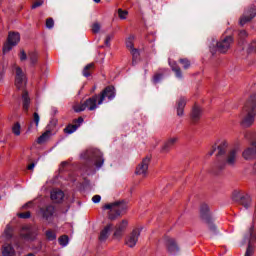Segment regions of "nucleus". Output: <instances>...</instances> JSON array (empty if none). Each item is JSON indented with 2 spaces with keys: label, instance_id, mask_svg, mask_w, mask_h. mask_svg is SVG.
<instances>
[{
  "label": "nucleus",
  "instance_id": "55",
  "mask_svg": "<svg viewBox=\"0 0 256 256\" xmlns=\"http://www.w3.org/2000/svg\"><path fill=\"white\" fill-rule=\"evenodd\" d=\"M5 235H6V237H8V238H11V237H12L11 230H10L9 228L5 230Z\"/></svg>",
  "mask_w": 256,
  "mask_h": 256
},
{
  "label": "nucleus",
  "instance_id": "54",
  "mask_svg": "<svg viewBox=\"0 0 256 256\" xmlns=\"http://www.w3.org/2000/svg\"><path fill=\"white\" fill-rule=\"evenodd\" d=\"M93 203H100L101 202V196L100 195H94L92 197Z\"/></svg>",
  "mask_w": 256,
  "mask_h": 256
},
{
  "label": "nucleus",
  "instance_id": "36",
  "mask_svg": "<svg viewBox=\"0 0 256 256\" xmlns=\"http://www.w3.org/2000/svg\"><path fill=\"white\" fill-rule=\"evenodd\" d=\"M39 162V158L37 159H33V157H28V163H30L27 166L28 171H33V169H35V165Z\"/></svg>",
  "mask_w": 256,
  "mask_h": 256
},
{
  "label": "nucleus",
  "instance_id": "8",
  "mask_svg": "<svg viewBox=\"0 0 256 256\" xmlns=\"http://www.w3.org/2000/svg\"><path fill=\"white\" fill-rule=\"evenodd\" d=\"M200 217L208 225L209 231L211 233H217V226L213 223V218H211V213L209 212V205L202 204L200 207Z\"/></svg>",
  "mask_w": 256,
  "mask_h": 256
},
{
  "label": "nucleus",
  "instance_id": "28",
  "mask_svg": "<svg viewBox=\"0 0 256 256\" xmlns=\"http://www.w3.org/2000/svg\"><path fill=\"white\" fill-rule=\"evenodd\" d=\"M113 227V224H108L101 232L99 235V241H107L109 239V231H111V228Z\"/></svg>",
  "mask_w": 256,
  "mask_h": 256
},
{
  "label": "nucleus",
  "instance_id": "9",
  "mask_svg": "<svg viewBox=\"0 0 256 256\" xmlns=\"http://www.w3.org/2000/svg\"><path fill=\"white\" fill-rule=\"evenodd\" d=\"M117 95V90L115 89V86L109 85L106 86L101 93L98 95V105H103V101L105 99H108V101H113Z\"/></svg>",
  "mask_w": 256,
  "mask_h": 256
},
{
  "label": "nucleus",
  "instance_id": "15",
  "mask_svg": "<svg viewBox=\"0 0 256 256\" xmlns=\"http://www.w3.org/2000/svg\"><path fill=\"white\" fill-rule=\"evenodd\" d=\"M40 215L42 219L48 221V223H52L53 216L55 215V206L47 205L45 207L40 208Z\"/></svg>",
  "mask_w": 256,
  "mask_h": 256
},
{
  "label": "nucleus",
  "instance_id": "5",
  "mask_svg": "<svg viewBox=\"0 0 256 256\" xmlns=\"http://www.w3.org/2000/svg\"><path fill=\"white\" fill-rule=\"evenodd\" d=\"M237 163V149L233 148L231 149L228 154L226 155L225 160H217L215 162V168L218 169V171H223L227 165L230 167H235V164Z\"/></svg>",
  "mask_w": 256,
  "mask_h": 256
},
{
  "label": "nucleus",
  "instance_id": "7",
  "mask_svg": "<svg viewBox=\"0 0 256 256\" xmlns=\"http://www.w3.org/2000/svg\"><path fill=\"white\" fill-rule=\"evenodd\" d=\"M232 201L234 203H237V205H241L245 209H249L253 200L251 199V196L249 194L241 192L239 190H234L232 192Z\"/></svg>",
  "mask_w": 256,
  "mask_h": 256
},
{
  "label": "nucleus",
  "instance_id": "48",
  "mask_svg": "<svg viewBox=\"0 0 256 256\" xmlns=\"http://www.w3.org/2000/svg\"><path fill=\"white\" fill-rule=\"evenodd\" d=\"M161 79H163V74L161 73L155 74L153 77V83H158L159 81H161Z\"/></svg>",
  "mask_w": 256,
  "mask_h": 256
},
{
  "label": "nucleus",
  "instance_id": "13",
  "mask_svg": "<svg viewBox=\"0 0 256 256\" xmlns=\"http://www.w3.org/2000/svg\"><path fill=\"white\" fill-rule=\"evenodd\" d=\"M149 163H151V156L144 157L140 164L137 165L135 175L147 177V173L149 171Z\"/></svg>",
  "mask_w": 256,
  "mask_h": 256
},
{
  "label": "nucleus",
  "instance_id": "40",
  "mask_svg": "<svg viewBox=\"0 0 256 256\" xmlns=\"http://www.w3.org/2000/svg\"><path fill=\"white\" fill-rule=\"evenodd\" d=\"M45 235L48 241H55L57 239V234L53 230H47Z\"/></svg>",
  "mask_w": 256,
  "mask_h": 256
},
{
  "label": "nucleus",
  "instance_id": "10",
  "mask_svg": "<svg viewBox=\"0 0 256 256\" xmlns=\"http://www.w3.org/2000/svg\"><path fill=\"white\" fill-rule=\"evenodd\" d=\"M15 87L18 91H26L25 87H27V76H25L21 67L16 68Z\"/></svg>",
  "mask_w": 256,
  "mask_h": 256
},
{
  "label": "nucleus",
  "instance_id": "51",
  "mask_svg": "<svg viewBox=\"0 0 256 256\" xmlns=\"http://www.w3.org/2000/svg\"><path fill=\"white\" fill-rule=\"evenodd\" d=\"M20 61H27V53L25 52V50H20Z\"/></svg>",
  "mask_w": 256,
  "mask_h": 256
},
{
  "label": "nucleus",
  "instance_id": "20",
  "mask_svg": "<svg viewBox=\"0 0 256 256\" xmlns=\"http://www.w3.org/2000/svg\"><path fill=\"white\" fill-rule=\"evenodd\" d=\"M50 199L53 201V203H63L65 193L60 189H54L50 194Z\"/></svg>",
  "mask_w": 256,
  "mask_h": 256
},
{
  "label": "nucleus",
  "instance_id": "57",
  "mask_svg": "<svg viewBox=\"0 0 256 256\" xmlns=\"http://www.w3.org/2000/svg\"><path fill=\"white\" fill-rule=\"evenodd\" d=\"M27 256H35V254H33V253H30V254H28Z\"/></svg>",
  "mask_w": 256,
  "mask_h": 256
},
{
  "label": "nucleus",
  "instance_id": "30",
  "mask_svg": "<svg viewBox=\"0 0 256 256\" xmlns=\"http://www.w3.org/2000/svg\"><path fill=\"white\" fill-rule=\"evenodd\" d=\"M28 58H29L31 67H35V65L39 63V53H37V51L29 52Z\"/></svg>",
  "mask_w": 256,
  "mask_h": 256
},
{
  "label": "nucleus",
  "instance_id": "2",
  "mask_svg": "<svg viewBox=\"0 0 256 256\" xmlns=\"http://www.w3.org/2000/svg\"><path fill=\"white\" fill-rule=\"evenodd\" d=\"M102 209L110 211L108 213V218L110 219V221H115V219L127 213L128 206L125 200H120L113 203L105 204Z\"/></svg>",
  "mask_w": 256,
  "mask_h": 256
},
{
  "label": "nucleus",
  "instance_id": "29",
  "mask_svg": "<svg viewBox=\"0 0 256 256\" xmlns=\"http://www.w3.org/2000/svg\"><path fill=\"white\" fill-rule=\"evenodd\" d=\"M7 40L14 45H19V41H21V34L18 32H9Z\"/></svg>",
  "mask_w": 256,
  "mask_h": 256
},
{
  "label": "nucleus",
  "instance_id": "26",
  "mask_svg": "<svg viewBox=\"0 0 256 256\" xmlns=\"http://www.w3.org/2000/svg\"><path fill=\"white\" fill-rule=\"evenodd\" d=\"M216 149H218L217 157L219 161V158L227 153V149H229V143L226 140H223L218 146H216Z\"/></svg>",
  "mask_w": 256,
  "mask_h": 256
},
{
  "label": "nucleus",
  "instance_id": "35",
  "mask_svg": "<svg viewBox=\"0 0 256 256\" xmlns=\"http://www.w3.org/2000/svg\"><path fill=\"white\" fill-rule=\"evenodd\" d=\"M16 44H13V42H10L9 40H7L6 43H4L2 51L3 53H9V51H11L14 47H16Z\"/></svg>",
  "mask_w": 256,
  "mask_h": 256
},
{
  "label": "nucleus",
  "instance_id": "42",
  "mask_svg": "<svg viewBox=\"0 0 256 256\" xmlns=\"http://www.w3.org/2000/svg\"><path fill=\"white\" fill-rule=\"evenodd\" d=\"M101 31V24H99V22H95L92 25V33H94V35H97V33H99Z\"/></svg>",
  "mask_w": 256,
  "mask_h": 256
},
{
  "label": "nucleus",
  "instance_id": "12",
  "mask_svg": "<svg viewBox=\"0 0 256 256\" xmlns=\"http://www.w3.org/2000/svg\"><path fill=\"white\" fill-rule=\"evenodd\" d=\"M164 245L170 255H177L180 251L179 244H177L175 238L164 236Z\"/></svg>",
  "mask_w": 256,
  "mask_h": 256
},
{
  "label": "nucleus",
  "instance_id": "33",
  "mask_svg": "<svg viewBox=\"0 0 256 256\" xmlns=\"http://www.w3.org/2000/svg\"><path fill=\"white\" fill-rule=\"evenodd\" d=\"M3 256H15V249L10 244L4 245L2 249Z\"/></svg>",
  "mask_w": 256,
  "mask_h": 256
},
{
  "label": "nucleus",
  "instance_id": "4",
  "mask_svg": "<svg viewBox=\"0 0 256 256\" xmlns=\"http://www.w3.org/2000/svg\"><path fill=\"white\" fill-rule=\"evenodd\" d=\"M244 139L250 141V147L246 148L242 152V157L245 161H251L256 157V132L255 131H246L244 132Z\"/></svg>",
  "mask_w": 256,
  "mask_h": 256
},
{
  "label": "nucleus",
  "instance_id": "18",
  "mask_svg": "<svg viewBox=\"0 0 256 256\" xmlns=\"http://www.w3.org/2000/svg\"><path fill=\"white\" fill-rule=\"evenodd\" d=\"M179 141L178 137H171L168 138L165 142L164 145L162 146L161 153H169L173 147H175V144Z\"/></svg>",
  "mask_w": 256,
  "mask_h": 256
},
{
  "label": "nucleus",
  "instance_id": "17",
  "mask_svg": "<svg viewBox=\"0 0 256 256\" xmlns=\"http://www.w3.org/2000/svg\"><path fill=\"white\" fill-rule=\"evenodd\" d=\"M83 117H78L77 119H74L72 121V124H68L65 128H64V133H66V135H71V133H75V131H77V129H79V127H81V124L83 123Z\"/></svg>",
  "mask_w": 256,
  "mask_h": 256
},
{
  "label": "nucleus",
  "instance_id": "34",
  "mask_svg": "<svg viewBox=\"0 0 256 256\" xmlns=\"http://www.w3.org/2000/svg\"><path fill=\"white\" fill-rule=\"evenodd\" d=\"M130 53L132 55V65L135 66L137 65V59H139L140 56L139 50L136 48H132L130 50Z\"/></svg>",
  "mask_w": 256,
  "mask_h": 256
},
{
  "label": "nucleus",
  "instance_id": "46",
  "mask_svg": "<svg viewBox=\"0 0 256 256\" xmlns=\"http://www.w3.org/2000/svg\"><path fill=\"white\" fill-rule=\"evenodd\" d=\"M54 26H55V21L53 20V18H48L46 20L47 29H53Z\"/></svg>",
  "mask_w": 256,
  "mask_h": 256
},
{
  "label": "nucleus",
  "instance_id": "38",
  "mask_svg": "<svg viewBox=\"0 0 256 256\" xmlns=\"http://www.w3.org/2000/svg\"><path fill=\"white\" fill-rule=\"evenodd\" d=\"M58 243L59 245H61L62 247H67V245L69 244V236L67 235H62L58 238Z\"/></svg>",
  "mask_w": 256,
  "mask_h": 256
},
{
  "label": "nucleus",
  "instance_id": "37",
  "mask_svg": "<svg viewBox=\"0 0 256 256\" xmlns=\"http://www.w3.org/2000/svg\"><path fill=\"white\" fill-rule=\"evenodd\" d=\"M180 65H182L183 69L187 70L191 67V60L188 58H180L179 59Z\"/></svg>",
  "mask_w": 256,
  "mask_h": 256
},
{
  "label": "nucleus",
  "instance_id": "6",
  "mask_svg": "<svg viewBox=\"0 0 256 256\" xmlns=\"http://www.w3.org/2000/svg\"><path fill=\"white\" fill-rule=\"evenodd\" d=\"M97 99H99V95L95 94L92 97L86 99L84 102L76 104L73 107L75 113H81L82 111H85V109H88V111H95V109H97V105H99Z\"/></svg>",
  "mask_w": 256,
  "mask_h": 256
},
{
  "label": "nucleus",
  "instance_id": "19",
  "mask_svg": "<svg viewBox=\"0 0 256 256\" xmlns=\"http://www.w3.org/2000/svg\"><path fill=\"white\" fill-rule=\"evenodd\" d=\"M256 17V10L255 8H250L241 18H240V25L243 27L249 21L255 19Z\"/></svg>",
  "mask_w": 256,
  "mask_h": 256
},
{
  "label": "nucleus",
  "instance_id": "23",
  "mask_svg": "<svg viewBox=\"0 0 256 256\" xmlns=\"http://www.w3.org/2000/svg\"><path fill=\"white\" fill-rule=\"evenodd\" d=\"M31 106V97H29V92L24 90L22 92V108L25 113L29 111V107Z\"/></svg>",
  "mask_w": 256,
  "mask_h": 256
},
{
  "label": "nucleus",
  "instance_id": "39",
  "mask_svg": "<svg viewBox=\"0 0 256 256\" xmlns=\"http://www.w3.org/2000/svg\"><path fill=\"white\" fill-rule=\"evenodd\" d=\"M135 41V36H129L126 39V47L131 51V49H135V44L133 43Z\"/></svg>",
  "mask_w": 256,
  "mask_h": 256
},
{
  "label": "nucleus",
  "instance_id": "1",
  "mask_svg": "<svg viewBox=\"0 0 256 256\" xmlns=\"http://www.w3.org/2000/svg\"><path fill=\"white\" fill-rule=\"evenodd\" d=\"M256 117V93L250 95L242 109L241 127L248 129L255 123Z\"/></svg>",
  "mask_w": 256,
  "mask_h": 256
},
{
  "label": "nucleus",
  "instance_id": "24",
  "mask_svg": "<svg viewBox=\"0 0 256 256\" xmlns=\"http://www.w3.org/2000/svg\"><path fill=\"white\" fill-rule=\"evenodd\" d=\"M169 65L171 70L175 74V77H177V79H183V71L181 70L179 64H177L176 61H169Z\"/></svg>",
  "mask_w": 256,
  "mask_h": 256
},
{
  "label": "nucleus",
  "instance_id": "22",
  "mask_svg": "<svg viewBox=\"0 0 256 256\" xmlns=\"http://www.w3.org/2000/svg\"><path fill=\"white\" fill-rule=\"evenodd\" d=\"M201 115H203V110L201 109V107L194 105L191 112L192 123H199V120L201 119Z\"/></svg>",
  "mask_w": 256,
  "mask_h": 256
},
{
  "label": "nucleus",
  "instance_id": "53",
  "mask_svg": "<svg viewBox=\"0 0 256 256\" xmlns=\"http://www.w3.org/2000/svg\"><path fill=\"white\" fill-rule=\"evenodd\" d=\"M215 151H217V145L212 146L211 150L208 152V157H212Z\"/></svg>",
  "mask_w": 256,
  "mask_h": 256
},
{
  "label": "nucleus",
  "instance_id": "56",
  "mask_svg": "<svg viewBox=\"0 0 256 256\" xmlns=\"http://www.w3.org/2000/svg\"><path fill=\"white\" fill-rule=\"evenodd\" d=\"M94 3H101V0H93Z\"/></svg>",
  "mask_w": 256,
  "mask_h": 256
},
{
  "label": "nucleus",
  "instance_id": "44",
  "mask_svg": "<svg viewBox=\"0 0 256 256\" xmlns=\"http://www.w3.org/2000/svg\"><path fill=\"white\" fill-rule=\"evenodd\" d=\"M129 12L127 10L118 9V17L120 19H126Z\"/></svg>",
  "mask_w": 256,
  "mask_h": 256
},
{
  "label": "nucleus",
  "instance_id": "50",
  "mask_svg": "<svg viewBox=\"0 0 256 256\" xmlns=\"http://www.w3.org/2000/svg\"><path fill=\"white\" fill-rule=\"evenodd\" d=\"M114 35L113 34H110V35H107L106 36V39H105V45L106 47H109L111 45V39H113Z\"/></svg>",
  "mask_w": 256,
  "mask_h": 256
},
{
  "label": "nucleus",
  "instance_id": "43",
  "mask_svg": "<svg viewBox=\"0 0 256 256\" xmlns=\"http://www.w3.org/2000/svg\"><path fill=\"white\" fill-rule=\"evenodd\" d=\"M248 53H256V40L252 41L247 49Z\"/></svg>",
  "mask_w": 256,
  "mask_h": 256
},
{
  "label": "nucleus",
  "instance_id": "52",
  "mask_svg": "<svg viewBox=\"0 0 256 256\" xmlns=\"http://www.w3.org/2000/svg\"><path fill=\"white\" fill-rule=\"evenodd\" d=\"M238 35H239L240 39H246V37L248 36L246 30H240Z\"/></svg>",
  "mask_w": 256,
  "mask_h": 256
},
{
  "label": "nucleus",
  "instance_id": "45",
  "mask_svg": "<svg viewBox=\"0 0 256 256\" xmlns=\"http://www.w3.org/2000/svg\"><path fill=\"white\" fill-rule=\"evenodd\" d=\"M18 217L20 219H30L31 218V212L30 211H26V212L19 213Z\"/></svg>",
  "mask_w": 256,
  "mask_h": 256
},
{
  "label": "nucleus",
  "instance_id": "21",
  "mask_svg": "<svg viewBox=\"0 0 256 256\" xmlns=\"http://www.w3.org/2000/svg\"><path fill=\"white\" fill-rule=\"evenodd\" d=\"M129 222L127 220H122L119 224L116 225V230L114 232V237H123V233L127 229Z\"/></svg>",
  "mask_w": 256,
  "mask_h": 256
},
{
  "label": "nucleus",
  "instance_id": "41",
  "mask_svg": "<svg viewBox=\"0 0 256 256\" xmlns=\"http://www.w3.org/2000/svg\"><path fill=\"white\" fill-rule=\"evenodd\" d=\"M12 133L16 135V137H19L21 135V124L19 122H16L12 127Z\"/></svg>",
  "mask_w": 256,
  "mask_h": 256
},
{
  "label": "nucleus",
  "instance_id": "32",
  "mask_svg": "<svg viewBox=\"0 0 256 256\" xmlns=\"http://www.w3.org/2000/svg\"><path fill=\"white\" fill-rule=\"evenodd\" d=\"M51 138V130H46L40 137L37 139L38 145H43V143H47Z\"/></svg>",
  "mask_w": 256,
  "mask_h": 256
},
{
  "label": "nucleus",
  "instance_id": "25",
  "mask_svg": "<svg viewBox=\"0 0 256 256\" xmlns=\"http://www.w3.org/2000/svg\"><path fill=\"white\" fill-rule=\"evenodd\" d=\"M186 105H187V98L180 97V99L177 102V115H178V117H183Z\"/></svg>",
  "mask_w": 256,
  "mask_h": 256
},
{
  "label": "nucleus",
  "instance_id": "49",
  "mask_svg": "<svg viewBox=\"0 0 256 256\" xmlns=\"http://www.w3.org/2000/svg\"><path fill=\"white\" fill-rule=\"evenodd\" d=\"M39 120H40L39 113L34 112V114H33V121H34L36 127H39Z\"/></svg>",
  "mask_w": 256,
  "mask_h": 256
},
{
  "label": "nucleus",
  "instance_id": "47",
  "mask_svg": "<svg viewBox=\"0 0 256 256\" xmlns=\"http://www.w3.org/2000/svg\"><path fill=\"white\" fill-rule=\"evenodd\" d=\"M44 3V0H37L32 4L31 9H37L38 7H41Z\"/></svg>",
  "mask_w": 256,
  "mask_h": 256
},
{
  "label": "nucleus",
  "instance_id": "31",
  "mask_svg": "<svg viewBox=\"0 0 256 256\" xmlns=\"http://www.w3.org/2000/svg\"><path fill=\"white\" fill-rule=\"evenodd\" d=\"M93 71H95V63L92 62L84 67L82 74L84 77H91Z\"/></svg>",
  "mask_w": 256,
  "mask_h": 256
},
{
  "label": "nucleus",
  "instance_id": "3",
  "mask_svg": "<svg viewBox=\"0 0 256 256\" xmlns=\"http://www.w3.org/2000/svg\"><path fill=\"white\" fill-rule=\"evenodd\" d=\"M83 159L89 163V167H96V169H101L105 159H103V153L97 148H90L82 154Z\"/></svg>",
  "mask_w": 256,
  "mask_h": 256
},
{
  "label": "nucleus",
  "instance_id": "14",
  "mask_svg": "<svg viewBox=\"0 0 256 256\" xmlns=\"http://www.w3.org/2000/svg\"><path fill=\"white\" fill-rule=\"evenodd\" d=\"M140 235L141 230H139V228L132 230V232L125 238V245H127V247H130V249H133V247L137 245V241H139Z\"/></svg>",
  "mask_w": 256,
  "mask_h": 256
},
{
  "label": "nucleus",
  "instance_id": "27",
  "mask_svg": "<svg viewBox=\"0 0 256 256\" xmlns=\"http://www.w3.org/2000/svg\"><path fill=\"white\" fill-rule=\"evenodd\" d=\"M20 238L24 241H35V239L37 238V233L31 230H27L26 232L20 233Z\"/></svg>",
  "mask_w": 256,
  "mask_h": 256
},
{
  "label": "nucleus",
  "instance_id": "16",
  "mask_svg": "<svg viewBox=\"0 0 256 256\" xmlns=\"http://www.w3.org/2000/svg\"><path fill=\"white\" fill-rule=\"evenodd\" d=\"M249 235H250V240L248 242V246L246 248V252L244 254V256H253L255 255V247H253V245H251V241H254V243H256V231H255V226L252 225L249 228Z\"/></svg>",
  "mask_w": 256,
  "mask_h": 256
},
{
  "label": "nucleus",
  "instance_id": "11",
  "mask_svg": "<svg viewBox=\"0 0 256 256\" xmlns=\"http://www.w3.org/2000/svg\"><path fill=\"white\" fill-rule=\"evenodd\" d=\"M233 36H225L224 38H221L216 43V49L219 53H227L229 49H231V45H233Z\"/></svg>",
  "mask_w": 256,
  "mask_h": 256
}]
</instances>
